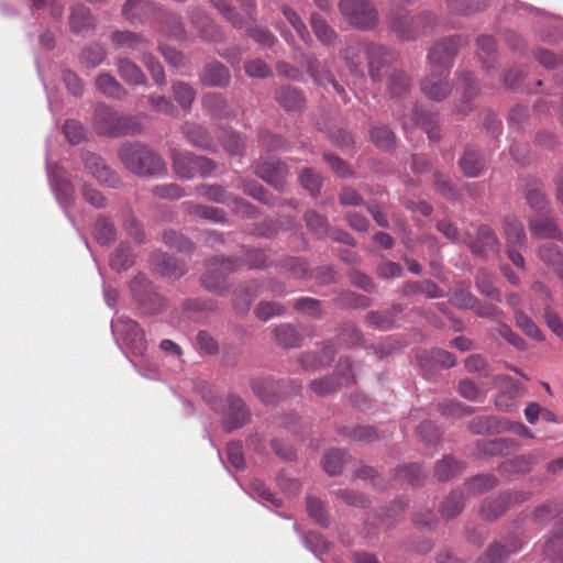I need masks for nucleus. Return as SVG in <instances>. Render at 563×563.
<instances>
[{"mask_svg": "<svg viewBox=\"0 0 563 563\" xmlns=\"http://www.w3.org/2000/svg\"><path fill=\"white\" fill-rule=\"evenodd\" d=\"M474 310L479 318L493 320L497 324L505 320V312L498 306L489 302H481L478 300Z\"/></svg>", "mask_w": 563, "mask_h": 563, "instance_id": "nucleus-61", "label": "nucleus"}, {"mask_svg": "<svg viewBox=\"0 0 563 563\" xmlns=\"http://www.w3.org/2000/svg\"><path fill=\"white\" fill-rule=\"evenodd\" d=\"M106 56V49L101 45L89 44L82 48L80 59L87 67H96L104 60Z\"/></svg>", "mask_w": 563, "mask_h": 563, "instance_id": "nucleus-52", "label": "nucleus"}, {"mask_svg": "<svg viewBox=\"0 0 563 563\" xmlns=\"http://www.w3.org/2000/svg\"><path fill=\"white\" fill-rule=\"evenodd\" d=\"M152 265L164 276L178 278L186 273L185 264L162 252L152 255Z\"/></svg>", "mask_w": 563, "mask_h": 563, "instance_id": "nucleus-20", "label": "nucleus"}, {"mask_svg": "<svg viewBox=\"0 0 563 563\" xmlns=\"http://www.w3.org/2000/svg\"><path fill=\"white\" fill-rule=\"evenodd\" d=\"M84 163L87 170L100 183L108 187L115 188L120 184L119 176L104 163V161L93 154L86 153Z\"/></svg>", "mask_w": 563, "mask_h": 563, "instance_id": "nucleus-14", "label": "nucleus"}, {"mask_svg": "<svg viewBox=\"0 0 563 563\" xmlns=\"http://www.w3.org/2000/svg\"><path fill=\"white\" fill-rule=\"evenodd\" d=\"M476 286L482 295L497 300L498 302L501 301L500 291L493 285L492 275L487 271H478L476 275Z\"/></svg>", "mask_w": 563, "mask_h": 563, "instance_id": "nucleus-51", "label": "nucleus"}, {"mask_svg": "<svg viewBox=\"0 0 563 563\" xmlns=\"http://www.w3.org/2000/svg\"><path fill=\"white\" fill-rule=\"evenodd\" d=\"M464 508V495L460 490H452L441 503L439 511L449 520L455 518Z\"/></svg>", "mask_w": 563, "mask_h": 563, "instance_id": "nucleus-38", "label": "nucleus"}, {"mask_svg": "<svg viewBox=\"0 0 563 563\" xmlns=\"http://www.w3.org/2000/svg\"><path fill=\"white\" fill-rule=\"evenodd\" d=\"M340 11L351 25L358 29H372L377 21L371 2H340Z\"/></svg>", "mask_w": 563, "mask_h": 563, "instance_id": "nucleus-9", "label": "nucleus"}, {"mask_svg": "<svg viewBox=\"0 0 563 563\" xmlns=\"http://www.w3.org/2000/svg\"><path fill=\"white\" fill-rule=\"evenodd\" d=\"M413 118L416 123L421 126L430 140L437 141L440 139V129L438 124L439 120L437 113H432L417 107L413 110Z\"/></svg>", "mask_w": 563, "mask_h": 563, "instance_id": "nucleus-33", "label": "nucleus"}, {"mask_svg": "<svg viewBox=\"0 0 563 563\" xmlns=\"http://www.w3.org/2000/svg\"><path fill=\"white\" fill-rule=\"evenodd\" d=\"M417 360L424 371H432L435 366H441L443 368L453 367L456 363L455 356L441 349H433L430 351H421Z\"/></svg>", "mask_w": 563, "mask_h": 563, "instance_id": "nucleus-19", "label": "nucleus"}, {"mask_svg": "<svg viewBox=\"0 0 563 563\" xmlns=\"http://www.w3.org/2000/svg\"><path fill=\"white\" fill-rule=\"evenodd\" d=\"M520 548L521 545H514V548L509 550L500 543H494L486 550L485 554L479 558L478 563H504L511 552H516Z\"/></svg>", "mask_w": 563, "mask_h": 563, "instance_id": "nucleus-49", "label": "nucleus"}, {"mask_svg": "<svg viewBox=\"0 0 563 563\" xmlns=\"http://www.w3.org/2000/svg\"><path fill=\"white\" fill-rule=\"evenodd\" d=\"M180 130L192 146L206 151L216 150L217 146L211 134L202 125L195 122H186L181 125Z\"/></svg>", "mask_w": 563, "mask_h": 563, "instance_id": "nucleus-17", "label": "nucleus"}, {"mask_svg": "<svg viewBox=\"0 0 563 563\" xmlns=\"http://www.w3.org/2000/svg\"><path fill=\"white\" fill-rule=\"evenodd\" d=\"M254 394L265 404H274L279 398L280 384L273 378H255L251 382Z\"/></svg>", "mask_w": 563, "mask_h": 563, "instance_id": "nucleus-24", "label": "nucleus"}, {"mask_svg": "<svg viewBox=\"0 0 563 563\" xmlns=\"http://www.w3.org/2000/svg\"><path fill=\"white\" fill-rule=\"evenodd\" d=\"M437 24V20L431 14H421L417 16L399 18L393 24V30L401 38L415 40L421 35H427Z\"/></svg>", "mask_w": 563, "mask_h": 563, "instance_id": "nucleus-8", "label": "nucleus"}, {"mask_svg": "<svg viewBox=\"0 0 563 563\" xmlns=\"http://www.w3.org/2000/svg\"><path fill=\"white\" fill-rule=\"evenodd\" d=\"M250 420V411L236 395H229L227 398V410L223 415V427L228 431L242 428Z\"/></svg>", "mask_w": 563, "mask_h": 563, "instance_id": "nucleus-13", "label": "nucleus"}, {"mask_svg": "<svg viewBox=\"0 0 563 563\" xmlns=\"http://www.w3.org/2000/svg\"><path fill=\"white\" fill-rule=\"evenodd\" d=\"M464 471V465L451 456H444L434 466V476L442 482L450 481Z\"/></svg>", "mask_w": 563, "mask_h": 563, "instance_id": "nucleus-43", "label": "nucleus"}, {"mask_svg": "<svg viewBox=\"0 0 563 563\" xmlns=\"http://www.w3.org/2000/svg\"><path fill=\"white\" fill-rule=\"evenodd\" d=\"M307 511L309 517L317 523L320 526H328L329 518L324 509V505L319 498L312 496L307 498Z\"/></svg>", "mask_w": 563, "mask_h": 563, "instance_id": "nucleus-58", "label": "nucleus"}, {"mask_svg": "<svg viewBox=\"0 0 563 563\" xmlns=\"http://www.w3.org/2000/svg\"><path fill=\"white\" fill-rule=\"evenodd\" d=\"M170 157L175 174L184 179H192L196 176L208 177L218 168L217 163L212 159L190 152L173 148Z\"/></svg>", "mask_w": 563, "mask_h": 563, "instance_id": "nucleus-3", "label": "nucleus"}, {"mask_svg": "<svg viewBox=\"0 0 563 563\" xmlns=\"http://www.w3.org/2000/svg\"><path fill=\"white\" fill-rule=\"evenodd\" d=\"M410 87L409 77L400 70H395L389 75V96H402Z\"/></svg>", "mask_w": 563, "mask_h": 563, "instance_id": "nucleus-59", "label": "nucleus"}, {"mask_svg": "<svg viewBox=\"0 0 563 563\" xmlns=\"http://www.w3.org/2000/svg\"><path fill=\"white\" fill-rule=\"evenodd\" d=\"M334 350L332 346H325L323 350V357L318 356L316 353H303L299 356L298 362L305 371H318L330 363L334 357Z\"/></svg>", "mask_w": 563, "mask_h": 563, "instance_id": "nucleus-37", "label": "nucleus"}, {"mask_svg": "<svg viewBox=\"0 0 563 563\" xmlns=\"http://www.w3.org/2000/svg\"><path fill=\"white\" fill-rule=\"evenodd\" d=\"M69 22L75 33H84L95 26L90 11L82 2H77L73 5Z\"/></svg>", "mask_w": 563, "mask_h": 563, "instance_id": "nucleus-31", "label": "nucleus"}, {"mask_svg": "<svg viewBox=\"0 0 563 563\" xmlns=\"http://www.w3.org/2000/svg\"><path fill=\"white\" fill-rule=\"evenodd\" d=\"M417 432L427 446H434L440 442L441 432L431 421L422 422Z\"/></svg>", "mask_w": 563, "mask_h": 563, "instance_id": "nucleus-63", "label": "nucleus"}, {"mask_svg": "<svg viewBox=\"0 0 563 563\" xmlns=\"http://www.w3.org/2000/svg\"><path fill=\"white\" fill-rule=\"evenodd\" d=\"M275 100L288 112L302 111L306 104L301 92L290 86L278 88L275 92Z\"/></svg>", "mask_w": 563, "mask_h": 563, "instance_id": "nucleus-21", "label": "nucleus"}, {"mask_svg": "<svg viewBox=\"0 0 563 563\" xmlns=\"http://www.w3.org/2000/svg\"><path fill=\"white\" fill-rule=\"evenodd\" d=\"M504 232L506 236V246L521 249L527 241L522 223L514 216H507L504 219Z\"/></svg>", "mask_w": 563, "mask_h": 563, "instance_id": "nucleus-26", "label": "nucleus"}, {"mask_svg": "<svg viewBox=\"0 0 563 563\" xmlns=\"http://www.w3.org/2000/svg\"><path fill=\"white\" fill-rule=\"evenodd\" d=\"M230 81L229 69L220 62H212L205 66L201 82L208 86L224 87Z\"/></svg>", "mask_w": 563, "mask_h": 563, "instance_id": "nucleus-23", "label": "nucleus"}, {"mask_svg": "<svg viewBox=\"0 0 563 563\" xmlns=\"http://www.w3.org/2000/svg\"><path fill=\"white\" fill-rule=\"evenodd\" d=\"M468 429L476 434L499 432L501 427L499 421L492 416H478L468 423Z\"/></svg>", "mask_w": 563, "mask_h": 563, "instance_id": "nucleus-47", "label": "nucleus"}, {"mask_svg": "<svg viewBox=\"0 0 563 563\" xmlns=\"http://www.w3.org/2000/svg\"><path fill=\"white\" fill-rule=\"evenodd\" d=\"M365 52L368 60L369 76L373 80L378 81L384 76V70L386 66V51L383 46L378 45H367L364 46L362 44H356L355 46H350L345 49V59L349 62L350 67L354 70H358L360 62L355 60L356 54Z\"/></svg>", "mask_w": 563, "mask_h": 563, "instance_id": "nucleus-5", "label": "nucleus"}, {"mask_svg": "<svg viewBox=\"0 0 563 563\" xmlns=\"http://www.w3.org/2000/svg\"><path fill=\"white\" fill-rule=\"evenodd\" d=\"M141 60L144 64V66L150 71L153 80L158 84L163 85L166 81L165 71L161 63L150 53H144L141 56Z\"/></svg>", "mask_w": 563, "mask_h": 563, "instance_id": "nucleus-60", "label": "nucleus"}, {"mask_svg": "<svg viewBox=\"0 0 563 563\" xmlns=\"http://www.w3.org/2000/svg\"><path fill=\"white\" fill-rule=\"evenodd\" d=\"M117 70L128 85L141 86L146 84L145 74L135 63L126 57L118 58Z\"/></svg>", "mask_w": 563, "mask_h": 563, "instance_id": "nucleus-25", "label": "nucleus"}, {"mask_svg": "<svg viewBox=\"0 0 563 563\" xmlns=\"http://www.w3.org/2000/svg\"><path fill=\"white\" fill-rule=\"evenodd\" d=\"M344 463V452L341 450H330L323 457V468L331 475H338L341 473Z\"/></svg>", "mask_w": 563, "mask_h": 563, "instance_id": "nucleus-57", "label": "nucleus"}, {"mask_svg": "<svg viewBox=\"0 0 563 563\" xmlns=\"http://www.w3.org/2000/svg\"><path fill=\"white\" fill-rule=\"evenodd\" d=\"M196 191L199 196L213 202L224 203L229 198L225 189L219 185H200L196 188Z\"/></svg>", "mask_w": 563, "mask_h": 563, "instance_id": "nucleus-62", "label": "nucleus"}, {"mask_svg": "<svg viewBox=\"0 0 563 563\" xmlns=\"http://www.w3.org/2000/svg\"><path fill=\"white\" fill-rule=\"evenodd\" d=\"M529 229L537 239H553L563 241V233L556 223L549 219H530Z\"/></svg>", "mask_w": 563, "mask_h": 563, "instance_id": "nucleus-28", "label": "nucleus"}, {"mask_svg": "<svg viewBox=\"0 0 563 563\" xmlns=\"http://www.w3.org/2000/svg\"><path fill=\"white\" fill-rule=\"evenodd\" d=\"M449 74L440 71H430L421 84L422 92L431 100L440 101L444 99L451 91L449 81Z\"/></svg>", "mask_w": 563, "mask_h": 563, "instance_id": "nucleus-16", "label": "nucleus"}, {"mask_svg": "<svg viewBox=\"0 0 563 563\" xmlns=\"http://www.w3.org/2000/svg\"><path fill=\"white\" fill-rule=\"evenodd\" d=\"M529 494L516 492L497 496L495 498H487L483 501L479 512L483 519L492 521L501 516L509 505L522 503L528 499Z\"/></svg>", "mask_w": 563, "mask_h": 563, "instance_id": "nucleus-10", "label": "nucleus"}, {"mask_svg": "<svg viewBox=\"0 0 563 563\" xmlns=\"http://www.w3.org/2000/svg\"><path fill=\"white\" fill-rule=\"evenodd\" d=\"M544 553L553 556L552 563H563V532L555 531L545 543Z\"/></svg>", "mask_w": 563, "mask_h": 563, "instance_id": "nucleus-56", "label": "nucleus"}, {"mask_svg": "<svg viewBox=\"0 0 563 563\" xmlns=\"http://www.w3.org/2000/svg\"><path fill=\"white\" fill-rule=\"evenodd\" d=\"M115 330L133 354L142 355L146 351L145 333L137 322L121 317L115 323Z\"/></svg>", "mask_w": 563, "mask_h": 563, "instance_id": "nucleus-11", "label": "nucleus"}, {"mask_svg": "<svg viewBox=\"0 0 563 563\" xmlns=\"http://www.w3.org/2000/svg\"><path fill=\"white\" fill-rule=\"evenodd\" d=\"M311 27L318 40L327 46H333L336 42L334 30L317 13L311 14Z\"/></svg>", "mask_w": 563, "mask_h": 563, "instance_id": "nucleus-42", "label": "nucleus"}, {"mask_svg": "<svg viewBox=\"0 0 563 563\" xmlns=\"http://www.w3.org/2000/svg\"><path fill=\"white\" fill-rule=\"evenodd\" d=\"M516 325L528 336L542 341L543 335L538 325L523 312L518 311L515 317Z\"/></svg>", "mask_w": 563, "mask_h": 563, "instance_id": "nucleus-55", "label": "nucleus"}, {"mask_svg": "<svg viewBox=\"0 0 563 563\" xmlns=\"http://www.w3.org/2000/svg\"><path fill=\"white\" fill-rule=\"evenodd\" d=\"M537 463L536 454L520 455L503 462L499 468L501 474H525L530 472Z\"/></svg>", "mask_w": 563, "mask_h": 563, "instance_id": "nucleus-32", "label": "nucleus"}, {"mask_svg": "<svg viewBox=\"0 0 563 563\" xmlns=\"http://www.w3.org/2000/svg\"><path fill=\"white\" fill-rule=\"evenodd\" d=\"M274 335L276 342L286 349L298 347L302 341L300 333L290 324L278 325L274 330Z\"/></svg>", "mask_w": 563, "mask_h": 563, "instance_id": "nucleus-44", "label": "nucleus"}, {"mask_svg": "<svg viewBox=\"0 0 563 563\" xmlns=\"http://www.w3.org/2000/svg\"><path fill=\"white\" fill-rule=\"evenodd\" d=\"M92 125L98 134L108 136L139 134L142 131V124L135 117L120 114L104 103L97 104Z\"/></svg>", "mask_w": 563, "mask_h": 563, "instance_id": "nucleus-2", "label": "nucleus"}, {"mask_svg": "<svg viewBox=\"0 0 563 563\" xmlns=\"http://www.w3.org/2000/svg\"><path fill=\"white\" fill-rule=\"evenodd\" d=\"M467 43L468 41L462 35L445 37L435 43L428 55L430 71L450 74L459 46Z\"/></svg>", "mask_w": 563, "mask_h": 563, "instance_id": "nucleus-4", "label": "nucleus"}, {"mask_svg": "<svg viewBox=\"0 0 563 563\" xmlns=\"http://www.w3.org/2000/svg\"><path fill=\"white\" fill-rule=\"evenodd\" d=\"M241 262L238 260L213 257L207 264V272L201 277L202 285L213 291H221L225 287V278L229 273L239 269Z\"/></svg>", "mask_w": 563, "mask_h": 563, "instance_id": "nucleus-7", "label": "nucleus"}, {"mask_svg": "<svg viewBox=\"0 0 563 563\" xmlns=\"http://www.w3.org/2000/svg\"><path fill=\"white\" fill-rule=\"evenodd\" d=\"M457 84L463 88V98L461 103L456 106V111L466 114L471 111V102L477 92V88L471 73H461Z\"/></svg>", "mask_w": 563, "mask_h": 563, "instance_id": "nucleus-34", "label": "nucleus"}, {"mask_svg": "<svg viewBox=\"0 0 563 563\" xmlns=\"http://www.w3.org/2000/svg\"><path fill=\"white\" fill-rule=\"evenodd\" d=\"M474 254L486 257L488 254L499 252V242L495 232L487 225H481L477 230L476 240L470 244Z\"/></svg>", "mask_w": 563, "mask_h": 563, "instance_id": "nucleus-18", "label": "nucleus"}, {"mask_svg": "<svg viewBox=\"0 0 563 563\" xmlns=\"http://www.w3.org/2000/svg\"><path fill=\"white\" fill-rule=\"evenodd\" d=\"M460 167L466 177H477L485 167V159L477 150L466 147L460 159Z\"/></svg>", "mask_w": 563, "mask_h": 563, "instance_id": "nucleus-30", "label": "nucleus"}, {"mask_svg": "<svg viewBox=\"0 0 563 563\" xmlns=\"http://www.w3.org/2000/svg\"><path fill=\"white\" fill-rule=\"evenodd\" d=\"M174 99L184 109L189 110L196 99V90L187 82L177 81L172 87Z\"/></svg>", "mask_w": 563, "mask_h": 563, "instance_id": "nucleus-45", "label": "nucleus"}, {"mask_svg": "<svg viewBox=\"0 0 563 563\" xmlns=\"http://www.w3.org/2000/svg\"><path fill=\"white\" fill-rule=\"evenodd\" d=\"M133 263L134 256L126 244H120L110 258L111 267L118 272L128 269Z\"/></svg>", "mask_w": 563, "mask_h": 563, "instance_id": "nucleus-48", "label": "nucleus"}, {"mask_svg": "<svg viewBox=\"0 0 563 563\" xmlns=\"http://www.w3.org/2000/svg\"><path fill=\"white\" fill-rule=\"evenodd\" d=\"M96 88L108 98L123 100L128 96L126 89L110 74L102 73L96 78Z\"/></svg>", "mask_w": 563, "mask_h": 563, "instance_id": "nucleus-27", "label": "nucleus"}, {"mask_svg": "<svg viewBox=\"0 0 563 563\" xmlns=\"http://www.w3.org/2000/svg\"><path fill=\"white\" fill-rule=\"evenodd\" d=\"M119 157L126 169L140 176H154L165 170L164 161L140 142L123 143Z\"/></svg>", "mask_w": 563, "mask_h": 563, "instance_id": "nucleus-1", "label": "nucleus"}, {"mask_svg": "<svg viewBox=\"0 0 563 563\" xmlns=\"http://www.w3.org/2000/svg\"><path fill=\"white\" fill-rule=\"evenodd\" d=\"M477 450L483 455H507L515 452L518 448L514 440L498 438L494 440H482L477 442Z\"/></svg>", "mask_w": 563, "mask_h": 563, "instance_id": "nucleus-22", "label": "nucleus"}, {"mask_svg": "<svg viewBox=\"0 0 563 563\" xmlns=\"http://www.w3.org/2000/svg\"><path fill=\"white\" fill-rule=\"evenodd\" d=\"M262 284L256 280L247 283L235 295L234 307L240 313L250 309L252 301L261 294Z\"/></svg>", "mask_w": 563, "mask_h": 563, "instance_id": "nucleus-35", "label": "nucleus"}, {"mask_svg": "<svg viewBox=\"0 0 563 563\" xmlns=\"http://www.w3.org/2000/svg\"><path fill=\"white\" fill-rule=\"evenodd\" d=\"M539 256L545 265L551 267L563 279V252L552 243L543 244L539 250Z\"/></svg>", "mask_w": 563, "mask_h": 563, "instance_id": "nucleus-36", "label": "nucleus"}, {"mask_svg": "<svg viewBox=\"0 0 563 563\" xmlns=\"http://www.w3.org/2000/svg\"><path fill=\"white\" fill-rule=\"evenodd\" d=\"M354 382V375L351 371V363L349 360H340L335 367V374L333 376H324L318 379H313L310 383L311 390L320 396L324 397L331 393L336 391L342 386H347Z\"/></svg>", "mask_w": 563, "mask_h": 563, "instance_id": "nucleus-6", "label": "nucleus"}, {"mask_svg": "<svg viewBox=\"0 0 563 563\" xmlns=\"http://www.w3.org/2000/svg\"><path fill=\"white\" fill-rule=\"evenodd\" d=\"M244 71L251 78L265 79L273 76L271 66L261 58L246 60Z\"/></svg>", "mask_w": 563, "mask_h": 563, "instance_id": "nucleus-53", "label": "nucleus"}, {"mask_svg": "<svg viewBox=\"0 0 563 563\" xmlns=\"http://www.w3.org/2000/svg\"><path fill=\"white\" fill-rule=\"evenodd\" d=\"M183 206L188 213L199 218L213 222H223L225 220V212L220 208L203 206L192 201L184 202Z\"/></svg>", "mask_w": 563, "mask_h": 563, "instance_id": "nucleus-41", "label": "nucleus"}, {"mask_svg": "<svg viewBox=\"0 0 563 563\" xmlns=\"http://www.w3.org/2000/svg\"><path fill=\"white\" fill-rule=\"evenodd\" d=\"M192 23L203 40L210 42H218L222 40L221 32L208 15L202 13L194 14Z\"/></svg>", "mask_w": 563, "mask_h": 563, "instance_id": "nucleus-39", "label": "nucleus"}, {"mask_svg": "<svg viewBox=\"0 0 563 563\" xmlns=\"http://www.w3.org/2000/svg\"><path fill=\"white\" fill-rule=\"evenodd\" d=\"M526 198L530 207L538 213L544 214L548 211V201L539 185H531L527 189Z\"/></svg>", "mask_w": 563, "mask_h": 563, "instance_id": "nucleus-54", "label": "nucleus"}, {"mask_svg": "<svg viewBox=\"0 0 563 563\" xmlns=\"http://www.w3.org/2000/svg\"><path fill=\"white\" fill-rule=\"evenodd\" d=\"M95 238L99 244L106 245L114 241L115 228L106 217H99L95 223Z\"/></svg>", "mask_w": 563, "mask_h": 563, "instance_id": "nucleus-50", "label": "nucleus"}, {"mask_svg": "<svg viewBox=\"0 0 563 563\" xmlns=\"http://www.w3.org/2000/svg\"><path fill=\"white\" fill-rule=\"evenodd\" d=\"M305 220L308 229L319 236H323L328 232L327 219L318 212L310 210L305 214Z\"/></svg>", "mask_w": 563, "mask_h": 563, "instance_id": "nucleus-64", "label": "nucleus"}, {"mask_svg": "<svg viewBox=\"0 0 563 563\" xmlns=\"http://www.w3.org/2000/svg\"><path fill=\"white\" fill-rule=\"evenodd\" d=\"M202 107L216 118H227L231 110L225 98L218 92H209L202 97Z\"/></svg>", "mask_w": 563, "mask_h": 563, "instance_id": "nucleus-40", "label": "nucleus"}, {"mask_svg": "<svg viewBox=\"0 0 563 563\" xmlns=\"http://www.w3.org/2000/svg\"><path fill=\"white\" fill-rule=\"evenodd\" d=\"M115 48L141 51L148 47V41L140 34L130 31H115L110 36Z\"/></svg>", "mask_w": 563, "mask_h": 563, "instance_id": "nucleus-29", "label": "nucleus"}, {"mask_svg": "<svg viewBox=\"0 0 563 563\" xmlns=\"http://www.w3.org/2000/svg\"><path fill=\"white\" fill-rule=\"evenodd\" d=\"M236 9L231 2H216L217 9L227 18V20L235 27L242 29L254 20V5L252 2H240Z\"/></svg>", "mask_w": 563, "mask_h": 563, "instance_id": "nucleus-15", "label": "nucleus"}, {"mask_svg": "<svg viewBox=\"0 0 563 563\" xmlns=\"http://www.w3.org/2000/svg\"><path fill=\"white\" fill-rule=\"evenodd\" d=\"M498 479L490 474L477 475L465 483V488L470 495H479L496 487Z\"/></svg>", "mask_w": 563, "mask_h": 563, "instance_id": "nucleus-46", "label": "nucleus"}, {"mask_svg": "<svg viewBox=\"0 0 563 563\" xmlns=\"http://www.w3.org/2000/svg\"><path fill=\"white\" fill-rule=\"evenodd\" d=\"M255 173L276 190L280 192L286 190V177L288 175V167L286 164L275 159L264 161L257 164Z\"/></svg>", "mask_w": 563, "mask_h": 563, "instance_id": "nucleus-12", "label": "nucleus"}]
</instances>
